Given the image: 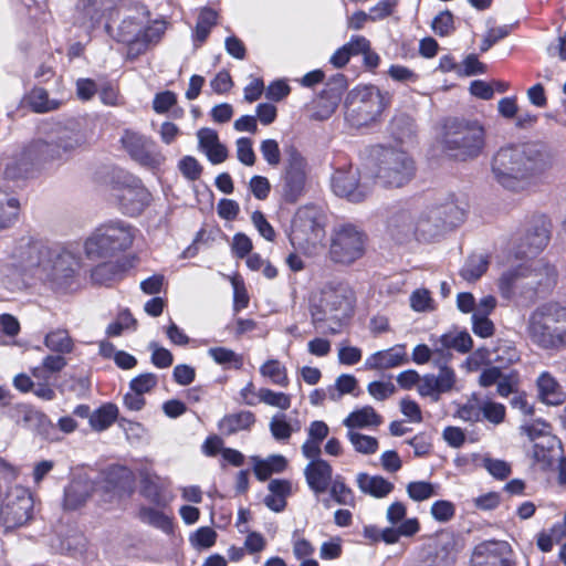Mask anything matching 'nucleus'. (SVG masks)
I'll use <instances>...</instances> for the list:
<instances>
[{
	"instance_id": "f257e3e1",
	"label": "nucleus",
	"mask_w": 566,
	"mask_h": 566,
	"mask_svg": "<svg viewBox=\"0 0 566 566\" xmlns=\"http://www.w3.org/2000/svg\"><path fill=\"white\" fill-rule=\"evenodd\" d=\"M554 165L553 155L537 144L501 148L493 157L492 172L503 188L520 192L534 186Z\"/></svg>"
},
{
	"instance_id": "f03ea898",
	"label": "nucleus",
	"mask_w": 566,
	"mask_h": 566,
	"mask_svg": "<svg viewBox=\"0 0 566 566\" xmlns=\"http://www.w3.org/2000/svg\"><path fill=\"white\" fill-rule=\"evenodd\" d=\"M105 30L114 40L126 46L127 57L134 60L146 53L150 45L159 42L166 31V22L150 21L146 8L138 6L134 13L122 19L115 33L108 22L105 23Z\"/></svg>"
},
{
	"instance_id": "7ed1b4c3",
	"label": "nucleus",
	"mask_w": 566,
	"mask_h": 566,
	"mask_svg": "<svg viewBox=\"0 0 566 566\" xmlns=\"http://www.w3.org/2000/svg\"><path fill=\"white\" fill-rule=\"evenodd\" d=\"M530 340L545 350L566 347V306L545 303L537 306L526 322Z\"/></svg>"
},
{
	"instance_id": "20e7f679",
	"label": "nucleus",
	"mask_w": 566,
	"mask_h": 566,
	"mask_svg": "<svg viewBox=\"0 0 566 566\" xmlns=\"http://www.w3.org/2000/svg\"><path fill=\"white\" fill-rule=\"evenodd\" d=\"M354 303V292L348 286L339 284L325 287L318 302L312 305V322L314 325L329 322L327 332L335 335L353 314Z\"/></svg>"
},
{
	"instance_id": "39448f33",
	"label": "nucleus",
	"mask_w": 566,
	"mask_h": 566,
	"mask_svg": "<svg viewBox=\"0 0 566 566\" xmlns=\"http://www.w3.org/2000/svg\"><path fill=\"white\" fill-rule=\"evenodd\" d=\"M442 144L454 158L478 157L485 144L484 127L478 120L451 118L444 125Z\"/></svg>"
},
{
	"instance_id": "423d86ee",
	"label": "nucleus",
	"mask_w": 566,
	"mask_h": 566,
	"mask_svg": "<svg viewBox=\"0 0 566 566\" xmlns=\"http://www.w3.org/2000/svg\"><path fill=\"white\" fill-rule=\"evenodd\" d=\"M375 164L373 174L384 187L400 188L409 184L416 175V163L402 149L377 147L373 151Z\"/></svg>"
},
{
	"instance_id": "0eeeda50",
	"label": "nucleus",
	"mask_w": 566,
	"mask_h": 566,
	"mask_svg": "<svg viewBox=\"0 0 566 566\" xmlns=\"http://www.w3.org/2000/svg\"><path fill=\"white\" fill-rule=\"evenodd\" d=\"M135 229L123 220H112L97 227L86 239L84 250L88 258L112 256L133 244Z\"/></svg>"
},
{
	"instance_id": "6e6552de",
	"label": "nucleus",
	"mask_w": 566,
	"mask_h": 566,
	"mask_svg": "<svg viewBox=\"0 0 566 566\" xmlns=\"http://www.w3.org/2000/svg\"><path fill=\"white\" fill-rule=\"evenodd\" d=\"M85 143L84 134L75 124L57 125L43 138L31 140V153L45 164L65 160L69 155Z\"/></svg>"
},
{
	"instance_id": "1a4fd4ad",
	"label": "nucleus",
	"mask_w": 566,
	"mask_h": 566,
	"mask_svg": "<svg viewBox=\"0 0 566 566\" xmlns=\"http://www.w3.org/2000/svg\"><path fill=\"white\" fill-rule=\"evenodd\" d=\"M464 219V210L452 202L428 208L416 214L415 238L429 241L446 228H453Z\"/></svg>"
},
{
	"instance_id": "9d476101",
	"label": "nucleus",
	"mask_w": 566,
	"mask_h": 566,
	"mask_svg": "<svg viewBox=\"0 0 566 566\" xmlns=\"http://www.w3.org/2000/svg\"><path fill=\"white\" fill-rule=\"evenodd\" d=\"M50 247L40 239L22 237L10 252L11 265L24 277L38 280L43 272Z\"/></svg>"
},
{
	"instance_id": "9b49d317",
	"label": "nucleus",
	"mask_w": 566,
	"mask_h": 566,
	"mask_svg": "<svg viewBox=\"0 0 566 566\" xmlns=\"http://www.w3.org/2000/svg\"><path fill=\"white\" fill-rule=\"evenodd\" d=\"M0 505V524L8 531L25 525L33 515L34 501L29 489L7 485Z\"/></svg>"
},
{
	"instance_id": "f8f14e48",
	"label": "nucleus",
	"mask_w": 566,
	"mask_h": 566,
	"mask_svg": "<svg viewBox=\"0 0 566 566\" xmlns=\"http://www.w3.org/2000/svg\"><path fill=\"white\" fill-rule=\"evenodd\" d=\"M384 108V96L374 85L357 86L346 98V116L357 125L375 120Z\"/></svg>"
},
{
	"instance_id": "ddd939ff",
	"label": "nucleus",
	"mask_w": 566,
	"mask_h": 566,
	"mask_svg": "<svg viewBox=\"0 0 566 566\" xmlns=\"http://www.w3.org/2000/svg\"><path fill=\"white\" fill-rule=\"evenodd\" d=\"M366 235L350 223L334 228L331 237L329 256L339 264H352L365 253Z\"/></svg>"
},
{
	"instance_id": "4468645a",
	"label": "nucleus",
	"mask_w": 566,
	"mask_h": 566,
	"mask_svg": "<svg viewBox=\"0 0 566 566\" xmlns=\"http://www.w3.org/2000/svg\"><path fill=\"white\" fill-rule=\"evenodd\" d=\"M42 274L38 281L50 282L56 289H66L71 285L78 263L74 255L65 250L50 248Z\"/></svg>"
},
{
	"instance_id": "2eb2a0df",
	"label": "nucleus",
	"mask_w": 566,
	"mask_h": 566,
	"mask_svg": "<svg viewBox=\"0 0 566 566\" xmlns=\"http://www.w3.org/2000/svg\"><path fill=\"white\" fill-rule=\"evenodd\" d=\"M324 227L318 219V212L313 207L300 208L291 226L290 240L293 245L306 248L316 245L324 238Z\"/></svg>"
},
{
	"instance_id": "dca6fc26",
	"label": "nucleus",
	"mask_w": 566,
	"mask_h": 566,
	"mask_svg": "<svg viewBox=\"0 0 566 566\" xmlns=\"http://www.w3.org/2000/svg\"><path fill=\"white\" fill-rule=\"evenodd\" d=\"M433 366L438 374H424L417 390L421 397H428L438 402L442 395L451 392L457 385V374L449 363L441 358H433Z\"/></svg>"
},
{
	"instance_id": "f3484780",
	"label": "nucleus",
	"mask_w": 566,
	"mask_h": 566,
	"mask_svg": "<svg viewBox=\"0 0 566 566\" xmlns=\"http://www.w3.org/2000/svg\"><path fill=\"white\" fill-rule=\"evenodd\" d=\"M115 191L120 210L130 217L140 214L151 200L150 192L133 176H125L123 185L116 187Z\"/></svg>"
},
{
	"instance_id": "a211bd4d",
	"label": "nucleus",
	"mask_w": 566,
	"mask_h": 566,
	"mask_svg": "<svg viewBox=\"0 0 566 566\" xmlns=\"http://www.w3.org/2000/svg\"><path fill=\"white\" fill-rule=\"evenodd\" d=\"M120 144L130 158L142 166L156 168L163 163V156L156 150L155 143L138 132L124 130Z\"/></svg>"
},
{
	"instance_id": "6ab92c4d",
	"label": "nucleus",
	"mask_w": 566,
	"mask_h": 566,
	"mask_svg": "<svg viewBox=\"0 0 566 566\" xmlns=\"http://www.w3.org/2000/svg\"><path fill=\"white\" fill-rule=\"evenodd\" d=\"M511 545L505 541H486L476 545L470 566H515Z\"/></svg>"
},
{
	"instance_id": "aec40b11",
	"label": "nucleus",
	"mask_w": 566,
	"mask_h": 566,
	"mask_svg": "<svg viewBox=\"0 0 566 566\" xmlns=\"http://www.w3.org/2000/svg\"><path fill=\"white\" fill-rule=\"evenodd\" d=\"M122 0H78L74 11V23L87 35L99 27L103 18L111 13Z\"/></svg>"
},
{
	"instance_id": "412c9836",
	"label": "nucleus",
	"mask_w": 566,
	"mask_h": 566,
	"mask_svg": "<svg viewBox=\"0 0 566 566\" xmlns=\"http://www.w3.org/2000/svg\"><path fill=\"white\" fill-rule=\"evenodd\" d=\"M332 188L336 196L352 202L363 201L370 192L369 186L359 181L358 169L353 167L336 169L332 177Z\"/></svg>"
},
{
	"instance_id": "4be33fe9",
	"label": "nucleus",
	"mask_w": 566,
	"mask_h": 566,
	"mask_svg": "<svg viewBox=\"0 0 566 566\" xmlns=\"http://www.w3.org/2000/svg\"><path fill=\"white\" fill-rule=\"evenodd\" d=\"M31 142L8 159L3 170L6 180L18 181L25 179L34 166L45 165L31 153Z\"/></svg>"
},
{
	"instance_id": "5701e85b",
	"label": "nucleus",
	"mask_w": 566,
	"mask_h": 566,
	"mask_svg": "<svg viewBox=\"0 0 566 566\" xmlns=\"http://www.w3.org/2000/svg\"><path fill=\"white\" fill-rule=\"evenodd\" d=\"M305 159L295 149L291 150L287 159L284 195L289 200H296L301 195L306 179Z\"/></svg>"
},
{
	"instance_id": "b1692460",
	"label": "nucleus",
	"mask_w": 566,
	"mask_h": 566,
	"mask_svg": "<svg viewBox=\"0 0 566 566\" xmlns=\"http://www.w3.org/2000/svg\"><path fill=\"white\" fill-rule=\"evenodd\" d=\"M409 361L406 345L397 344L391 348L378 350L365 360V368L369 370H384L396 368Z\"/></svg>"
},
{
	"instance_id": "393cba45",
	"label": "nucleus",
	"mask_w": 566,
	"mask_h": 566,
	"mask_svg": "<svg viewBox=\"0 0 566 566\" xmlns=\"http://www.w3.org/2000/svg\"><path fill=\"white\" fill-rule=\"evenodd\" d=\"M132 265V261L127 258L103 262L92 270L91 279L95 284L111 285L122 280Z\"/></svg>"
},
{
	"instance_id": "a878e982",
	"label": "nucleus",
	"mask_w": 566,
	"mask_h": 566,
	"mask_svg": "<svg viewBox=\"0 0 566 566\" xmlns=\"http://www.w3.org/2000/svg\"><path fill=\"white\" fill-rule=\"evenodd\" d=\"M528 269L526 282L523 287L536 291L539 287L549 289L555 284L556 272L553 266L543 260L533 261L531 264H524Z\"/></svg>"
},
{
	"instance_id": "bb28decb",
	"label": "nucleus",
	"mask_w": 566,
	"mask_h": 566,
	"mask_svg": "<svg viewBox=\"0 0 566 566\" xmlns=\"http://www.w3.org/2000/svg\"><path fill=\"white\" fill-rule=\"evenodd\" d=\"M332 473L331 464L323 459L311 461L304 470L306 482L315 494L327 490L332 482Z\"/></svg>"
},
{
	"instance_id": "cd10ccee",
	"label": "nucleus",
	"mask_w": 566,
	"mask_h": 566,
	"mask_svg": "<svg viewBox=\"0 0 566 566\" xmlns=\"http://www.w3.org/2000/svg\"><path fill=\"white\" fill-rule=\"evenodd\" d=\"M549 241V228L548 222L544 218H538L534 221V224L527 231L522 250L525 256H531L539 253Z\"/></svg>"
},
{
	"instance_id": "c85d7f7f",
	"label": "nucleus",
	"mask_w": 566,
	"mask_h": 566,
	"mask_svg": "<svg viewBox=\"0 0 566 566\" xmlns=\"http://www.w3.org/2000/svg\"><path fill=\"white\" fill-rule=\"evenodd\" d=\"M356 485L363 494L373 496L375 499H384L388 496L395 489L394 483L384 476L370 475L366 472L357 473Z\"/></svg>"
},
{
	"instance_id": "c756f323",
	"label": "nucleus",
	"mask_w": 566,
	"mask_h": 566,
	"mask_svg": "<svg viewBox=\"0 0 566 566\" xmlns=\"http://www.w3.org/2000/svg\"><path fill=\"white\" fill-rule=\"evenodd\" d=\"M536 384L538 396L543 402L551 406H559L566 400V394L548 371H543L538 376Z\"/></svg>"
},
{
	"instance_id": "7c9ffc66",
	"label": "nucleus",
	"mask_w": 566,
	"mask_h": 566,
	"mask_svg": "<svg viewBox=\"0 0 566 566\" xmlns=\"http://www.w3.org/2000/svg\"><path fill=\"white\" fill-rule=\"evenodd\" d=\"M93 490L92 483L85 478L74 479L64 491V507L76 510L82 506Z\"/></svg>"
},
{
	"instance_id": "2f4dec72",
	"label": "nucleus",
	"mask_w": 566,
	"mask_h": 566,
	"mask_svg": "<svg viewBox=\"0 0 566 566\" xmlns=\"http://www.w3.org/2000/svg\"><path fill=\"white\" fill-rule=\"evenodd\" d=\"M381 422V416L378 415L371 406H364L360 409H356L343 420V424L347 428V431L378 427Z\"/></svg>"
},
{
	"instance_id": "473e14b6",
	"label": "nucleus",
	"mask_w": 566,
	"mask_h": 566,
	"mask_svg": "<svg viewBox=\"0 0 566 566\" xmlns=\"http://www.w3.org/2000/svg\"><path fill=\"white\" fill-rule=\"evenodd\" d=\"M415 219L416 214L409 210L396 212L389 220L391 234L399 241L415 237Z\"/></svg>"
},
{
	"instance_id": "72a5a7b5",
	"label": "nucleus",
	"mask_w": 566,
	"mask_h": 566,
	"mask_svg": "<svg viewBox=\"0 0 566 566\" xmlns=\"http://www.w3.org/2000/svg\"><path fill=\"white\" fill-rule=\"evenodd\" d=\"M253 471L260 481L268 480L273 473H281L287 467V460L281 454H273L266 459L252 457Z\"/></svg>"
},
{
	"instance_id": "f704fd0d",
	"label": "nucleus",
	"mask_w": 566,
	"mask_h": 566,
	"mask_svg": "<svg viewBox=\"0 0 566 566\" xmlns=\"http://www.w3.org/2000/svg\"><path fill=\"white\" fill-rule=\"evenodd\" d=\"M527 271L528 269L522 264L517 268L507 270L501 275L499 280V290L504 298H511L518 287L524 289L523 285L526 282L524 276H527Z\"/></svg>"
},
{
	"instance_id": "c9c22d12",
	"label": "nucleus",
	"mask_w": 566,
	"mask_h": 566,
	"mask_svg": "<svg viewBox=\"0 0 566 566\" xmlns=\"http://www.w3.org/2000/svg\"><path fill=\"white\" fill-rule=\"evenodd\" d=\"M255 422V417L251 411H240L224 416L219 421V430L224 436H231L242 430H248Z\"/></svg>"
},
{
	"instance_id": "e433bc0d",
	"label": "nucleus",
	"mask_w": 566,
	"mask_h": 566,
	"mask_svg": "<svg viewBox=\"0 0 566 566\" xmlns=\"http://www.w3.org/2000/svg\"><path fill=\"white\" fill-rule=\"evenodd\" d=\"M20 210L21 206L18 198L0 189V231L17 223Z\"/></svg>"
},
{
	"instance_id": "4c0bfd02",
	"label": "nucleus",
	"mask_w": 566,
	"mask_h": 566,
	"mask_svg": "<svg viewBox=\"0 0 566 566\" xmlns=\"http://www.w3.org/2000/svg\"><path fill=\"white\" fill-rule=\"evenodd\" d=\"M420 531L418 518H406L397 527H386L381 531V541L386 544H396L401 536L411 537Z\"/></svg>"
},
{
	"instance_id": "58836bf2",
	"label": "nucleus",
	"mask_w": 566,
	"mask_h": 566,
	"mask_svg": "<svg viewBox=\"0 0 566 566\" xmlns=\"http://www.w3.org/2000/svg\"><path fill=\"white\" fill-rule=\"evenodd\" d=\"M44 345L51 352L66 355L73 352L74 340L64 328H56L49 332L44 337Z\"/></svg>"
},
{
	"instance_id": "ea45409f",
	"label": "nucleus",
	"mask_w": 566,
	"mask_h": 566,
	"mask_svg": "<svg viewBox=\"0 0 566 566\" xmlns=\"http://www.w3.org/2000/svg\"><path fill=\"white\" fill-rule=\"evenodd\" d=\"M164 485L156 475L145 474L140 481V494L157 506H165L167 500L163 494Z\"/></svg>"
},
{
	"instance_id": "a19ab883",
	"label": "nucleus",
	"mask_w": 566,
	"mask_h": 566,
	"mask_svg": "<svg viewBox=\"0 0 566 566\" xmlns=\"http://www.w3.org/2000/svg\"><path fill=\"white\" fill-rule=\"evenodd\" d=\"M118 416V408L114 403H104L90 416V426L95 431H104L109 428Z\"/></svg>"
},
{
	"instance_id": "79ce46f5",
	"label": "nucleus",
	"mask_w": 566,
	"mask_h": 566,
	"mask_svg": "<svg viewBox=\"0 0 566 566\" xmlns=\"http://www.w3.org/2000/svg\"><path fill=\"white\" fill-rule=\"evenodd\" d=\"M218 12L209 7L200 9L196 28L193 30L195 41L202 43L207 40L213 25L217 24Z\"/></svg>"
},
{
	"instance_id": "37998d69",
	"label": "nucleus",
	"mask_w": 566,
	"mask_h": 566,
	"mask_svg": "<svg viewBox=\"0 0 566 566\" xmlns=\"http://www.w3.org/2000/svg\"><path fill=\"white\" fill-rule=\"evenodd\" d=\"M29 104L35 113H48L57 109L61 101L50 98L46 90L34 87L29 94Z\"/></svg>"
},
{
	"instance_id": "c03bdc74",
	"label": "nucleus",
	"mask_w": 566,
	"mask_h": 566,
	"mask_svg": "<svg viewBox=\"0 0 566 566\" xmlns=\"http://www.w3.org/2000/svg\"><path fill=\"white\" fill-rule=\"evenodd\" d=\"M260 374L273 385L287 387L290 384L286 367L277 359H269L260 367Z\"/></svg>"
},
{
	"instance_id": "a18cd8bd",
	"label": "nucleus",
	"mask_w": 566,
	"mask_h": 566,
	"mask_svg": "<svg viewBox=\"0 0 566 566\" xmlns=\"http://www.w3.org/2000/svg\"><path fill=\"white\" fill-rule=\"evenodd\" d=\"M434 552L440 555L439 566H453L457 555L454 536L441 534L437 539Z\"/></svg>"
},
{
	"instance_id": "49530a36",
	"label": "nucleus",
	"mask_w": 566,
	"mask_h": 566,
	"mask_svg": "<svg viewBox=\"0 0 566 566\" xmlns=\"http://www.w3.org/2000/svg\"><path fill=\"white\" fill-rule=\"evenodd\" d=\"M440 486L428 481H412L406 486L408 496L415 502H423L439 495Z\"/></svg>"
},
{
	"instance_id": "de8ad7c7",
	"label": "nucleus",
	"mask_w": 566,
	"mask_h": 566,
	"mask_svg": "<svg viewBox=\"0 0 566 566\" xmlns=\"http://www.w3.org/2000/svg\"><path fill=\"white\" fill-rule=\"evenodd\" d=\"M489 261L482 254H475L468 258L462 266L460 274L468 281L473 282L480 279L488 270Z\"/></svg>"
},
{
	"instance_id": "09e8293b",
	"label": "nucleus",
	"mask_w": 566,
	"mask_h": 566,
	"mask_svg": "<svg viewBox=\"0 0 566 566\" xmlns=\"http://www.w3.org/2000/svg\"><path fill=\"white\" fill-rule=\"evenodd\" d=\"M332 499L339 505L352 506L356 504L354 491L344 482L342 476H336L329 486Z\"/></svg>"
},
{
	"instance_id": "8fccbe9b",
	"label": "nucleus",
	"mask_w": 566,
	"mask_h": 566,
	"mask_svg": "<svg viewBox=\"0 0 566 566\" xmlns=\"http://www.w3.org/2000/svg\"><path fill=\"white\" fill-rule=\"evenodd\" d=\"M346 438L358 453L369 455L377 452L379 443L375 437L358 431H347Z\"/></svg>"
},
{
	"instance_id": "3c124183",
	"label": "nucleus",
	"mask_w": 566,
	"mask_h": 566,
	"mask_svg": "<svg viewBox=\"0 0 566 566\" xmlns=\"http://www.w3.org/2000/svg\"><path fill=\"white\" fill-rule=\"evenodd\" d=\"M137 321L128 310H122L114 322L106 327V335L109 337L120 336L125 331H135Z\"/></svg>"
},
{
	"instance_id": "603ef678",
	"label": "nucleus",
	"mask_w": 566,
	"mask_h": 566,
	"mask_svg": "<svg viewBox=\"0 0 566 566\" xmlns=\"http://www.w3.org/2000/svg\"><path fill=\"white\" fill-rule=\"evenodd\" d=\"M138 516L142 522L157 527L164 532H168L171 528V522L169 517L157 509L142 506Z\"/></svg>"
},
{
	"instance_id": "864d4df0",
	"label": "nucleus",
	"mask_w": 566,
	"mask_h": 566,
	"mask_svg": "<svg viewBox=\"0 0 566 566\" xmlns=\"http://www.w3.org/2000/svg\"><path fill=\"white\" fill-rule=\"evenodd\" d=\"M67 365L63 355H48L43 358L42 365L33 368L32 374L35 378L46 379L45 373L55 374L61 371Z\"/></svg>"
},
{
	"instance_id": "5fc2aeb1",
	"label": "nucleus",
	"mask_w": 566,
	"mask_h": 566,
	"mask_svg": "<svg viewBox=\"0 0 566 566\" xmlns=\"http://www.w3.org/2000/svg\"><path fill=\"white\" fill-rule=\"evenodd\" d=\"M208 355L216 364L221 366H233L237 369L242 366V357L232 349L226 347H211L208 349Z\"/></svg>"
},
{
	"instance_id": "6e6d98bb",
	"label": "nucleus",
	"mask_w": 566,
	"mask_h": 566,
	"mask_svg": "<svg viewBox=\"0 0 566 566\" xmlns=\"http://www.w3.org/2000/svg\"><path fill=\"white\" fill-rule=\"evenodd\" d=\"M259 400L268 406L286 410L291 407V396L284 392H276L269 388H260L256 394Z\"/></svg>"
},
{
	"instance_id": "4d7b16f0",
	"label": "nucleus",
	"mask_w": 566,
	"mask_h": 566,
	"mask_svg": "<svg viewBox=\"0 0 566 566\" xmlns=\"http://www.w3.org/2000/svg\"><path fill=\"white\" fill-rule=\"evenodd\" d=\"M455 332L442 334L438 338L431 337L432 346H434L436 358L443 357L446 361L452 358L451 349L455 345Z\"/></svg>"
},
{
	"instance_id": "13d9d810",
	"label": "nucleus",
	"mask_w": 566,
	"mask_h": 566,
	"mask_svg": "<svg viewBox=\"0 0 566 566\" xmlns=\"http://www.w3.org/2000/svg\"><path fill=\"white\" fill-rule=\"evenodd\" d=\"M432 518L439 523H448L455 515V505L447 500H438L430 507Z\"/></svg>"
},
{
	"instance_id": "bf43d9fd",
	"label": "nucleus",
	"mask_w": 566,
	"mask_h": 566,
	"mask_svg": "<svg viewBox=\"0 0 566 566\" xmlns=\"http://www.w3.org/2000/svg\"><path fill=\"white\" fill-rule=\"evenodd\" d=\"M482 401L476 397H472L459 408L458 416L468 422H479L482 420Z\"/></svg>"
},
{
	"instance_id": "052dcab7",
	"label": "nucleus",
	"mask_w": 566,
	"mask_h": 566,
	"mask_svg": "<svg viewBox=\"0 0 566 566\" xmlns=\"http://www.w3.org/2000/svg\"><path fill=\"white\" fill-rule=\"evenodd\" d=\"M217 536V532L213 528L209 526H202L191 535L190 542L196 548L207 549L216 544Z\"/></svg>"
},
{
	"instance_id": "680f3d73",
	"label": "nucleus",
	"mask_w": 566,
	"mask_h": 566,
	"mask_svg": "<svg viewBox=\"0 0 566 566\" xmlns=\"http://www.w3.org/2000/svg\"><path fill=\"white\" fill-rule=\"evenodd\" d=\"M148 348L151 350V364L157 368H168L174 363V356L171 352L156 342H150Z\"/></svg>"
},
{
	"instance_id": "e2e57ef3",
	"label": "nucleus",
	"mask_w": 566,
	"mask_h": 566,
	"mask_svg": "<svg viewBox=\"0 0 566 566\" xmlns=\"http://www.w3.org/2000/svg\"><path fill=\"white\" fill-rule=\"evenodd\" d=\"M521 431L525 433L532 441L537 438H546L547 440L548 437H551L549 424L542 419L525 421L521 426Z\"/></svg>"
},
{
	"instance_id": "0e129e2a",
	"label": "nucleus",
	"mask_w": 566,
	"mask_h": 566,
	"mask_svg": "<svg viewBox=\"0 0 566 566\" xmlns=\"http://www.w3.org/2000/svg\"><path fill=\"white\" fill-rule=\"evenodd\" d=\"M482 419L493 424H500L505 419V407L491 400L482 401Z\"/></svg>"
},
{
	"instance_id": "69168bd1",
	"label": "nucleus",
	"mask_w": 566,
	"mask_h": 566,
	"mask_svg": "<svg viewBox=\"0 0 566 566\" xmlns=\"http://www.w3.org/2000/svg\"><path fill=\"white\" fill-rule=\"evenodd\" d=\"M433 32L440 36L449 35L454 30L453 14L444 10L434 17L431 23Z\"/></svg>"
},
{
	"instance_id": "338daca9",
	"label": "nucleus",
	"mask_w": 566,
	"mask_h": 566,
	"mask_svg": "<svg viewBox=\"0 0 566 566\" xmlns=\"http://www.w3.org/2000/svg\"><path fill=\"white\" fill-rule=\"evenodd\" d=\"M237 158L245 166H253L255 164V153L253 150L252 140L248 137H240L235 142Z\"/></svg>"
},
{
	"instance_id": "774afa93",
	"label": "nucleus",
	"mask_w": 566,
	"mask_h": 566,
	"mask_svg": "<svg viewBox=\"0 0 566 566\" xmlns=\"http://www.w3.org/2000/svg\"><path fill=\"white\" fill-rule=\"evenodd\" d=\"M270 431L276 440H287L292 436V427L283 413L275 415L270 421Z\"/></svg>"
}]
</instances>
